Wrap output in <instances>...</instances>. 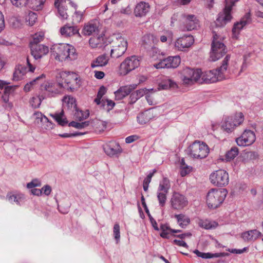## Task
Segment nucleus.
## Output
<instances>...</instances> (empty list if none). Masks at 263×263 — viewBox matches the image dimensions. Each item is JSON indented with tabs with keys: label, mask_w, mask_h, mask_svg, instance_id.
Here are the masks:
<instances>
[{
	"label": "nucleus",
	"mask_w": 263,
	"mask_h": 263,
	"mask_svg": "<svg viewBox=\"0 0 263 263\" xmlns=\"http://www.w3.org/2000/svg\"><path fill=\"white\" fill-rule=\"evenodd\" d=\"M108 60L109 59L105 54L100 55L91 63V67L92 68H95L104 66L107 64Z\"/></svg>",
	"instance_id": "c85d7f7f"
},
{
	"label": "nucleus",
	"mask_w": 263,
	"mask_h": 263,
	"mask_svg": "<svg viewBox=\"0 0 263 263\" xmlns=\"http://www.w3.org/2000/svg\"><path fill=\"white\" fill-rule=\"evenodd\" d=\"M175 217L177 219L179 225L182 228H185L190 223V218L183 214H176Z\"/></svg>",
	"instance_id": "72a5a7b5"
},
{
	"label": "nucleus",
	"mask_w": 263,
	"mask_h": 263,
	"mask_svg": "<svg viewBox=\"0 0 263 263\" xmlns=\"http://www.w3.org/2000/svg\"><path fill=\"white\" fill-rule=\"evenodd\" d=\"M238 149L237 147H232L230 150L228 151L226 154V159L227 161L234 159L238 154Z\"/></svg>",
	"instance_id": "f704fd0d"
},
{
	"label": "nucleus",
	"mask_w": 263,
	"mask_h": 263,
	"mask_svg": "<svg viewBox=\"0 0 263 263\" xmlns=\"http://www.w3.org/2000/svg\"><path fill=\"white\" fill-rule=\"evenodd\" d=\"M210 179L213 184L220 187L227 185L229 182V174L223 170H218L211 173Z\"/></svg>",
	"instance_id": "6e6552de"
},
{
	"label": "nucleus",
	"mask_w": 263,
	"mask_h": 263,
	"mask_svg": "<svg viewBox=\"0 0 263 263\" xmlns=\"http://www.w3.org/2000/svg\"><path fill=\"white\" fill-rule=\"evenodd\" d=\"M34 115L36 117V119H40L41 122H47L49 123L50 125H52V123L51 121H49L48 118L46 117L45 115H43L40 112H36L34 114Z\"/></svg>",
	"instance_id": "de8ad7c7"
},
{
	"label": "nucleus",
	"mask_w": 263,
	"mask_h": 263,
	"mask_svg": "<svg viewBox=\"0 0 263 263\" xmlns=\"http://www.w3.org/2000/svg\"><path fill=\"white\" fill-rule=\"evenodd\" d=\"M151 119V117L147 112H142L137 116V120L138 123L143 125L147 123Z\"/></svg>",
	"instance_id": "e433bc0d"
},
{
	"label": "nucleus",
	"mask_w": 263,
	"mask_h": 263,
	"mask_svg": "<svg viewBox=\"0 0 263 263\" xmlns=\"http://www.w3.org/2000/svg\"><path fill=\"white\" fill-rule=\"evenodd\" d=\"M99 32V26L97 24L89 23L84 26L82 33L85 35H98Z\"/></svg>",
	"instance_id": "b1692460"
},
{
	"label": "nucleus",
	"mask_w": 263,
	"mask_h": 263,
	"mask_svg": "<svg viewBox=\"0 0 263 263\" xmlns=\"http://www.w3.org/2000/svg\"><path fill=\"white\" fill-rule=\"evenodd\" d=\"M167 193L162 192H157V198L159 201V205L163 207L166 201V194Z\"/></svg>",
	"instance_id": "37998d69"
},
{
	"label": "nucleus",
	"mask_w": 263,
	"mask_h": 263,
	"mask_svg": "<svg viewBox=\"0 0 263 263\" xmlns=\"http://www.w3.org/2000/svg\"><path fill=\"white\" fill-rule=\"evenodd\" d=\"M229 254L228 253L226 252H220V253H211V258L214 257H220L224 256H228Z\"/></svg>",
	"instance_id": "4d7b16f0"
},
{
	"label": "nucleus",
	"mask_w": 263,
	"mask_h": 263,
	"mask_svg": "<svg viewBox=\"0 0 263 263\" xmlns=\"http://www.w3.org/2000/svg\"><path fill=\"white\" fill-rule=\"evenodd\" d=\"M194 42V39L192 35H183L177 40L175 46L178 50L183 51L189 48Z\"/></svg>",
	"instance_id": "dca6fc26"
},
{
	"label": "nucleus",
	"mask_w": 263,
	"mask_h": 263,
	"mask_svg": "<svg viewBox=\"0 0 263 263\" xmlns=\"http://www.w3.org/2000/svg\"><path fill=\"white\" fill-rule=\"evenodd\" d=\"M45 78V75L44 74H42L41 75H40L39 77H37L36 78L34 79L33 80L27 83L24 86V91L25 92H29L31 90V87L35 84V83L37 81L40 80L41 79H44Z\"/></svg>",
	"instance_id": "c9c22d12"
},
{
	"label": "nucleus",
	"mask_w": 263,
	"mask_h": 263,
	"mask_svg": "<svg viewBox=\"0 0 263 263\" xmlns=\"http://www.w3.org/2000/svg\"><path fill=\"white\" fill-rule=\"evenodd\" d=\"M137 139L136 135L129 136L125 138V142L126 143H131Z\"/></svg>",
	"instance_id": "0e129e2a"
},
{
	"label": "nucleus",
	"mask_w": 263,
	"mask_h": 263,
	"mask_svg": "<svg viewBox=\"0 0 263 263\" xmlns=\"http://www.w3.org/2000/svg\"><path fill=\"white\" fill-rule=\"evenodd\" d=\"M255 141V135L254 133L251 130L248 129L245 130L240 137L236 139L237 145L240 146L250 145Z\"/></svg>",
	"instance_id": "4468645a"
},
{
	"label": "nucleus",
	"mask_w": 263,
	"mask_h": 263,
	"mask_svg": "<svg viewBox=\"0 0 263 263\" xmlns=\"http://www.w3.org/2000/svg\"><path fill=\"white\" fill-rule=\"evenodd\" d=\"M141 201L142 205L143 208L144 209V210H145L146 213L147 214V216H148V217L152 216L149 213V210L147 206V205H146L145 201V198L143 195H142V196H141Z\"/></svg>",
	"instance_id": "603ef678"
},
{
	"label": "nucleus",
	"mask_w": 263,
	"mask_h": 263,
	"mask_svg": "<svg viewBox=\"0 0 263 263\" xmlns=\"http://www.w3.org/2000/svg\"><path fill=\"white\" fill-rule=\"evenodd\" d=\"M104 152L108 156H113L120 154L122 149L119 144L115 141H110L103 147Z\"/></svg>",
	"instance_id": "a211bd4d"
},
{
	"label": "nucleus",
	"mask_w": 263,
	"mask_h": 263,
	"mask_svg": "<svg viewBox=\"0 0 263 263\" xmlns=\"http://www.w3.org/2000/svg\"><path fill=\"white\" fill-rule=\"evenodd\" d=\"M27 72L28 69L25 65L21 64L16 65L13 73L12 80L14 81H18L23 79Z\"/></svg>",
	"instance_id": "412c9836"
},
{
	"label": "nucleus",
	"mask_w": 263,
	"mask_h": 263,
	"mask_svg": "<svg viewBox=\"0 0 263 263\" xmlns=\"http://www.w3.org/2000/svg\"><path fill=\"white\" fill-rule=\"evenodd\" d=\"M187 152L194 158L203 159L208 155L209 148L205 143L196 141L189 146Z\"/></svg>",
	"instance_id": "39448f33"
},
{
	"label": "nucleus",
	"mask_w": 263,
	"mask_h": 263,
	"mask_svg": "<svg viewBox=\"0 0 263 263\" xmlns=\"http://www.w3.org/2000/svg\"><path fill=\"white\" fill-rule=\"evenodd\" d=\"M149 5L145 2H140L138 4L134 10V13L137 17H142L145 16L149 11Z\"/></svg>",
	"instance_id": "5701e85b"
},
{
	"label": "nucleus",
	"mask_w": 263,
	"mask_h": 263,
	"mask_svg": "<svg viewBox=\"0 0 263 263\" xmlns=\"http://www.w3.org/2000/svg\"><path fill=\"white\" fill-rule=\"evenodd\" d=\"M106 92V88L104 86H102L100 87L99 90L97 93V97L102 98V97L105 94Z\"/></svg>",
	"instance_id": "052dcab7"
},
{
	"label": "nucleus",
	"mask_w": 263,
	"mask_h": 263,
	"mask_svg": "<svg viewBox=\"0 0 263 263\" xmlns=\"http://www.w3.org/2000/svg\"><path fill=\"white\" fill-rule=\"evenodd\" d=\"M50 116L54 119L59 125L62 126H64L68 124V120L65 117L63 110L61 112H55L54 114H51Z\"/></svg>",
	"instance_id": "cd10ccee"
},
{
	"label": "nucleus",
	"mask_w": 263,
	"mask_h": 263,
	"mask_svg": "<svg viewBox=\"0 0 263 263\" xmlns=\"http://www.w3.org/2000/svg\"><path fill=\"white\" fill-rule=\"evenodd\" d=\"M171 187L170 180L166 177L163 178L162 181L159 183L157 192L168 193Z\"/></svg>",
	"instance_id": "2f4dec72"
},
{
	"label": "nucleus",
	"mask_w": 263,
	"mask_h": 263,
	"mask_svg": "<svg viewBox=\"0 0 263 263\" xmlns=\"http://www.w3.org/2000/svg\"><path fill=\"white\" fill-rule=\"evenodd\" d=\"M137 84H133L129 85H126L120 87L117 91L115 92V98L117 100H121L136 88Z\"/></svg>",
	"instance_id": "6ab92c4d"
},
{
	"label": "nucleus",
	"mask_w": 263,
	"mask_h": 263,
	"mask_svg": "<svg viewBox=\"0 0 263 263\" xmlns=\"http://www.w3.org/2000/svg\"><path fill=\"white\" fill-rule=\"evenodd\" d=\"M185 28L187 31L195 29L199 26V21L195 15H187L184 22Z\"/></svg>",
	"instance_id": "4be33fe9"
},
{
	"label": "nucleus",
	"mask_w": 263,
	"mask_h": 263,
	"mask_svg": "<svg viewBox=\"0 0 263 263\" xmlns=\"http://www.w3.org/2000/svg\"><path fill=\"white\" fill-rule=\"evenodd\" d=\"M173 235L174 237H176L179 238H180L181 239H183L186 237H190V236H192V234L191 233H190V232H187V233H184L179 234V235L173 234Z\"/></svg>",
	"instance_id": "e2e57ef3"
},
{
	"label": "nucleus",
	"mask_w": 263,
	"mask_h": 263,
	"mask_svg": "<svg viewBox=\"0 0 263 263\" xmlns=\"http://www.w3.org/2000/svg\"><path fill=\"white\" fill-rule=\"evenodd\" d=\"M18 87V85L8 86V85H6L4 87V94L2 96V99L4 102L8 103V106L10 108H12L13 105L11 103H9V96Z\"/></svg>",
	"instance_id": "393cba45"
},
{
	"label": "nucleus",
	"mask_w": 263,
	"mask_h": 263,
	"mask_svg": "<svg viewBox=\"0 0 263 263\" xmlns=\"http://www.w3.org/2000/svg\"><path fill=\"white\" fill-rule=\"evenodd\" d=\"M44 37V34L42 32L35 33L33 36V40L30 42V47L33 44H39V43L42 41Z\"/></svg>",
	"instance_id": "79ce46f5"
},
{
	"label": "nucleus",
	"mask_w": 263,
	"mask_h": 263,
	"mask_svg": "<svg viewBox=\"0 0 263 263\" xmlns=\"http://www.w3.org/2000/svg\"><path fill=\"white\" fill-rule=\"evenodd\" d=\"M261 233L257 230H252L243 232L241 237L246 241H254L260 236Z\"/></svg>",
	"instance_id": "bb28decb"
},
{
	"label": "nucleus",
	"mask_w": 263,
	"mask_h": 263,
	"mask_svg": "<svg viewBox=\"0 0 263 263\" xmlns=\"http://www.w3.org/2000/svg\"><path fill=\"white\" fill-rule=\"evenodd\" d=\"M103 35L104 34L102 33L100 35H94L91 37L89 40V44L92 48H96L100 43L101 40H103Z\"/></svg>",
	"instance_id": "4c0bfd02"
},
{
	"label": "nucleus",
	"mask_w": 263,
	"mask_h": 263,
	"mask_svg": "<svg viewBox=\"0 0 263 263\" xmlns=\"http://www.w3.org/2000/svg\"><path fill=\"white\" fill-rule=\"evenodd\" d=\"M127 48V42L123 40L120 44L113 47L110 51V57L112 58H119L121 57L126 51Z\"/></svg>",
	"instance_id": "aec40b11"
},
{
	"label": "nucleus",
	"mask_w": 263,
	"mask_h": 263,
	"mask_svg": "<svg viewBox=\"0 0 263 263\" xmlns=\"http://www.w3.org/2000/svg\"><path fill=\"white\" fill-rule=\"evenodd\" d=\"M60 32L62 35L65 36H70L75 34L80 36L78 27L70 26L69 24H66L63 26L60 29Z\"/></svg>",
	"instance_id": "a878e982"
},
{
	"label": "nucleus",
	"mask_w": 263,
	"mask_h": 263,
	"mask_svg": "<svg viewBox=\"0 0 263 263\" xmlns=\"http://www.w3.org/2000/svg\"><path fill=\"white\" fill-rule=\"evenodd\" d=\"M161 89H168L169 88H176L177 87L176 83L170 79H164L159 84Z\"/></svg>",
	"instance_id": "7c9ffc66"
},
{
	"label": "nucleus",
	"mask_w": 263,
	"mask_h": 263,
	"mask_svg": "<svg viewBox=\"0 0 263 263\" xmlns=\"http://www.w3.org/2000/svg\"><path fill=\"white\" fill-rule=\"evenodd\" d=\"M139 97H138L137 95H136L134 92H132L129 96V103L134 104L135 103L138 99Z\"/></svg>",
	"instance_id": "13d9d810"
},
{
	"label": "nucleus",
	"mask_w": 263,
	"mask_h": 263,
	"mask_svg": "<svg viewBox=\"0 0 263 263\" xmlns=\"http://www.w3.org/2000/svg\"><path fill=\"white\" fill-rule=\"evenodd\" d=\"M94 72L95 77L98 79H102L105 76V73L103 71L95 70Z\"/></svg>",
	"instance_id": "680f3d73"
},
{
	"label": "nucleus",
	"mask_w": 263,
	"mask_h": 263,
	"mask_svg": "<svg viewBox=\"0 0 263 263\" xmlns=\"http://www.w3.org/2000/svg\"><path fill=\"white\" fill-rule=\"evenodd\" d=\"M31 53L35 60L41 59L46 54L48 51V47L43 44H33L30 46Z\"/></svg>",
	"instance_id": "f3484780"
},
{
	"label": "nucleus",
	"mask_w": 263,
	"mask_h": 263,
	"mask_svg": "<svg viewBox=\"0 0 263 263\" xmlns=\"http://www.w3.org/2000/svg\"><path fill=\"white\" fill-rule=\"evenodd\" d=\"M58 12L62 19H67L68 17V15L67 12H66V10L64 8L62 7L61 8H59Z\"/></svg>",
	"instance_id": "3c124183"
},
{
	"label": "nucleus",
	"mask_w": 263,
	"mask_h": 263,
	"mask_svg": "<svg viewBox=\"0 0 263 263\" xmlns=\"http://www.w3.org/2000/svg\"><path fill=\"white\" fill-rule=\"evenodd\" d=\"M65 73H63L61 76V78L65 79V83L66 84L65 87L71 92L77 90L81 86L80 80L78 81V78L75 74L69 72V74L66 76V78H65ZM57 86L60 88L64 87L63 82L60 81H59L57 84L48 82L42 84L41 86V89L42 91H46V93L39 96L40 102L36 105L32 104L33 108H38L41 103L42 100L45 99L46 97H51L53 96V94L57 93L59 91L57 88Z\"/></svg>",
	"instance_id": "f257e3e1"
},
{
	"label": "nucleus",
	"mask_w": 263,
	"mask_h": 263,
	"mask_svg": "<svg viewBox=\"0 0 263 263\" xmlns=\"http://www.w3.org/2000/svg\"><path fill=\"white\" fill-rule=\"evenodd\" d=\"M227 195L226 189H211L206 195V202L211 209L217 208L224 201Z\"/></svg>",
	"instance_id": "7ed1b4c3"
},
{
	"label": "nucleus",
	"mask_w": 263,
	"mask_h": 263,
	"mask_svg": "<svg viewBox=\"0 0 263 263\" xmlns=\"http://www.w3.org/2000/svg\"><path fill=\"white\" fill-rule=\"evenodd\" d=\"M31 193L33 195L40 196L42 193V191L39 189H32L31 190Z\"/></svg>",
	"instance_id": "774afa93"
},
{
	"label": "nucleus",
	"mask_w": 263,
	"mask_h": 263,
	"mask_svg": "<svg viewBox=\"0 0 263 263\" xmlns=\"http://www.w3.org/2000/svg\"><path fill=\"white\" fill-rule=\"evenodd\" d=\"M140 65V60L136 55L127 57L120 66V72L122 75H126Z\"/></svg>",
	"instance_id": "1a4fd4ad"
},
{
	"label": "nucleus",
	"mask_w": 263,
	"mask_h": 263,
	"mask_svg": "<svg viewBox=\"0 0 263 263\" xmlns=\"http://www.w3.org/2000/svg\"><path fill=\"white\" fill-rule=\"evenodd\" d=\"M173 243L177 246L183 247L186 248H189V246L183 240H180L178 239H174L173 240Z\"/></svg>",
	"instance_id": "5fc2aeb1"
},
{
	"label": "nucleus",
	"mask_w": 263,
	"mask_h": 263,
	"mask_svg": "<svg viewBox=\"0 0 263 263\" xmlns=\"http://www.w3.org/2000/svg\"><path fill=\"white\" fill-rule=\"evenodd\" d=\"M171 208L175 210H181L188 204L186 197L178 192H174L170 200Z\"/></svg>",
	"instance_id": "9d476101"
},
{
	"label": "nucleus",
	"mask_w": 263,
	"mask_h": 263,
	"mask_svg": "<svg viewBox=\"0 0 263 263\" xmlns=\"http://www.w3.org/2000/svg\"><path fill=\"white\" fill-rule=\"evenodd\" d=\"M41 190L45 195H49L51 193V188L49 185H46L42 188Z\"/></svg>",
	"instance_id": "bf43d9fd"
},
{
	"label": "nucleus",
	"mask_w": 263,
	"mask_h": 263,
	"mask_svg": "<svg viewBox=\"0 0 263 263\" xmlns=\"http://www.w3.org/2000/svg\"><path fill=\"white\" fill-rule=\"evenodd\" d=\"M6 198L11 203H15L21 205L24 201V197L22 195L12 194L11 193L7 194Z\"/></svg>",
	"instance_id": "c756f323"
},
{
	"label": "nucleus",
	"mask_w": 263,
	"mask_h": 263,
	"mask_svg": "<svg viewBox=\"0 0 263 263\" xmlns=\"http://www.w3.org/2000/svg\"><path fill=\"white\" fill-rule=\"evenodd\" d=\"M193 253H195L198 257H201L203 259H209L211 258V253H203L199 251L198 250H195L193 251Z\"/></svg>",
	"instance_id": "49530a36"
},
{
	"label": "nucleus",
	"mask_w": 263,
	"mask_h": 263,
	"mask_svg": "<svg viewBox=\"0 0 263 263\" xmlns=\"http://www.w3.org/2000/svg\"><path fill=\"white\" fill-rule=\"evenodd\" d=\"M181 170L180 171V175L181 176L183 177L189 174L192 170V167L188 165H185L184 168H181Z\"/></svg>",
	"instance_id": "864d4df0"
},
{
	"label": "nucleus",
	"mask_w": 263,
	"mask_h": 263,
	"mask_svg": "<svg viewBox=\"0 0 263 263\" xmlns=\"http://www.w3.org/2000/svg\"><path fill=\"white\" fill-rule=\"evenodd\" d=\"M148 218L149 219L150 222H151L153 228L156 231L159 230V229L158 227L157 223L156 221L153 218L152 216H151Z\"/></svg>",
	"instance_id": "69168bd1"
},
{
	"label": "nucleus",
	"mask_w": 263,
	"mask_h": 263,
	"mask_svg": "<svg viewBox=\"0 0 263 263\" xmlns=\"http://www.w3.org/2000/svg\"><path fill=\"white\" fill-rule=\"evenodd\" d=\"M69 50H68L67 54L66 55V59L70 60H73L77 58V54H76V49L73 46L69 44Z\"/></svg>",
	"instance_id": "c03bdc74"
},
{
	"label": "nucleus",
	"mask_w": 263,
	"mask_h": 263,
	"mask_svg": "<svg viewBox=\"0 0 263 263\" xmlns=\"http://www.w3.org/2000/svg\"><path fill=\"white\" fill-rule=\"evenodd\" d=\"M114 238L116 241V242L118 243L120 238V226L118 223L115 224L114 226Z\"/></svg>",
	"instance_id": "a18cd8bd"
},
{
	"label": "nucleus",
	"mask_w": 263,
	"mask_h": 263,
	"mask_svg": "<svg viewBox=\"0 0 263 263\" xmlns=\"http://www.w3.org/2000/svg\"><path fill=\"white\" fill-rule=\"evenodd\" d=\"M201 77V70L186 67L182 72V81L184 83L189 84L193 81H197Z\"/></svg>",
	"instance_id": "f8f14e48"
},
{
	"label": "nucleus",
	"mask_w": 263,
	"mask_h": 263,
	"mask_svg": "<svg viewBox=\"0 0 263 263\" xmlns=\"http://www.w3.org/2000/svg\"><path fill=\"white\" fill-rule=\"evenodd\" d=\"M37 20V14L36 13L29 11L28 15L26 17V20L28 22L30 26H32L35 23Z\"/></svg>",
	"instance_id": "a19ab883"
},
{
	"label": "nucleus",
	"mask_w": 263,
	"mask_h": 263,
	"mask_svg": "<svg viewBox=\"0 0 263 263\" xmlns=\"http://www.w3.org/2000/svg\"><path fill=\"white\" fill-rule=\"evenodd\" d=\"M181 60L179 56L169 57L167 58L161 60L156 64L154 66L157 69L159 68H176L180 64Z\"/></svg>",
	"instance_id": "ddd939ff"
},
{
	"label": "nucleus",
	"mask_w": 263,
	"mask_h": 263,
	"mask_svg": "<svg viewBox=\"0 0 263 263\" xmlns=\"http://www.w3.org/2000/svg\"><path fill=\"white\" fill-rule=\"evenodd\" d=\"M11 4L17 8L29 6L31 7L36 0H10Z\"/></svg>",
	"instance_id": "473e14b6"
},
{
	"label": "nucleus",
	"mask_w": 263,
	"mask_h": 263,
	"mask_svg": "<svg viewBox=\"0 0 263 263\" xmlns=\"http://www.w3.org/2000/svg\"><path fill=\"white\" fill-rule=\"evenodd\" d=\"M213 41L210 52V59L211 61H216L222 57L227 52L225 45L218 39V35L213 32Z\"/></svg>",
	"instance_id": "20e7f679"
},
{
	"label": "nucleus",
	"mask_w": 263,
	"mask_h": 263,
	"mask_svg": "<svg viewBox=\"0 0 263 263\" xmlns=\"http://www.w3.org/2000/svg\"><path fill=\"white\" fill-rule=\"evenodd\" d=\"M148 90L145 88L144 89L137 90L136 91H134V92L136 93V95H137V96L139 97V98H140L144 95H147L148 94Z\"/></svg>",
	"instance_id": "8fccbe9b"
},
{
	"label": "nucleus",
	"mask_w": 263,
	"mask_h": 263,
	"mask_svg": "<svg viewBox=\"0 0 263 263\" xmlns=\"http://www.w3.org/2000/svg\"><path fill=\"white\" fill-rule=\"evenodd\" d=\"M230 59V55L227 54L222 61L221 65L216 69L201 72L202 81L201 83L210 84L215 83L220 80L222 78V74L227 70L228 62Z\"/></svg>",
	"instance_id": "f03ea898"
},
{
	"label": "nucleus",
	"mask_w": 263,
	"mask_h": 263,
	"mask_svg": "<svg viewBox=\"0 0 263 263\" xmlns=\"http://www.w3.org/2000/svg\"><path fill=\"white\" fill-rule=\"evenodd\" d=\"M251 14L250 12H248L240 19V21L234 23L232 28L233 37L237 39L240 31L246 26L251 24Z\"/></svg>",
	"instance_id": "9b49d317"
},
{
	"label": "nucleus",
	"mask_w": 263,
	"mask_h": 263,
	"mask_svg": "<svg viewBox=\"0 0 263 263\" xmlns=\"http://www.w3.org/2000/svg\"><path fill=\"white\" fill-rule=\"evenodd\" d=\"M41 183L37 179H33L30 182L27 184V187L28 189H35L36 186H40Z\"/></svg>",
	"instance_id": "09e8293b"
},
{
	"label": "nucleus",
	"mask_w": 263,
	"mask_h": 263,
	"mask_svg": "<svg viewBox=\"0 0 263 263\" xmlns=\"http://www.w3.org/2000/svg\"><path fill=\"white\" fill-rule=\"evenodd\" d=\"M115 105V103L114 101H112L111 100L107 99L106 110H107V111H109L114 108Z\"/></svg>",
	"instance_id": "6e6d98bb"
},
{
	"label": "nucleus",
	"mask_w": 263,
	"mask_h": 263,
	"mask_svg": "<svg viewBox=\"0 0 263 263\" xmlns=\"http://www.w3.org/2000/svg\"><path fill=\"white\" fill-rule=\"evenodd\" d=\"M172 229L167 224H161L160 226V230H161V232L160 234V236L163 238L169 239L170 232L168 231L171 232Z\"/></svg>",
	"instance_id": "58836bf2"
},
{
	"label": "nucleus",
	"mask_w": 263,
	"mask_h": 263,
	"mask_svg": "<svg viewBox=\"0 0 263 263\" xmlns=\"http://www.w3.org/2000/svg\"><path fill=\"white\" fill-rule=\"evenodd\" d=\"M69 44H60L54 45L51 50L56 54V59L63 61L66 60V55L68 50H69Z\"/></svg>",
	"instance_id": "2eb2a0df"
},
{
	"label": "nucleus",
	"mask_w": 263,
	"mask_h": 263,
	"mask_svg": "<svg viewBox=\"0 0 263 263\" xmlns=\"http://www.w3.org/2000/svg\"><path fill=\"white\" fill-rule=\"evenodd\" d=\"M244 120L242 112L237 113L234 115L226 117L223 119L222 127L227 133H231L235 128L240 125Z\"/></svg>",
	"instance_id": "0eeeda50"
},
{
	"label": "nucleus",
	"mask_w": 263,
	"mask_h": 263,
	"mask_svg": "<svg viewBox=\"0 0 263 263\" xmlns=\"http://www.w3.org/2000/svg\"><path fill=\"white\" fill-rule=\"evenodd\" d=\"M89 123L90 122L88 121H84L81 123L72 121L68 124V126H72L78 129H82L84 127L88 126L89 125Z\"/></svg>",
	"instance_id": "ea45409f"
},
{
	"label": "nucleus",
	"mask_w": 263,
	"mask_h": 263,
	"mask_svg": "<svg viewBox=\"0 0 263 263\" xmlns=\"http://www.w3.org/2000/svg\"><path fill=\"white\" fill-rule=\"evenodd\" d=\"M238 0H225V7L222 12L218 14L216 21V25L218 27H222L230 22L232 18L231 11L233 7Z\"/></svg>",
	"instance_id": "423d86ee"
},
{
	"label": "nucleus",
	"mask_w": 263,
	"mask_h": 263,
	"mask_svg": "<svg viewBox=\"0 0 263 263\" xmlns=\"http://www.w3.org/2000/svg\"><path fill=\"white\" fill-rule=\"evenodd\" d=\"M27 64L29 68L28 71L33 72L35 69V67L30 63L28 57L27 58Z\"/></svg>",
	"instance_id": "338daca9"
}]
</instances>
